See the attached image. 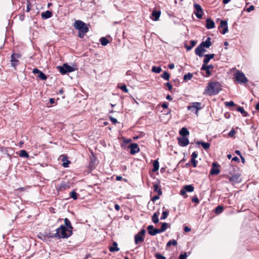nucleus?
Returning <instances> with one entry per match:
<instances>
[{
	"mask_svg": "<svg viewBox=\"0 0 259 259\" xmlns=\"http://www.w3.org/2000/svg\"><path fill=\"white\" fill-rule=\"evenodd\" d=\"M206 26L207 29H210L213 28L215 26L214 22L211 18H207L206 20Z\"/></svg>",
	"mask_w": 259,
	"mask_h": 259,
	"instance_id": "nucleus-20",
	"label": "nucleus"
},
{
	"mask_svg": "<svg viewBox=\"0 0 259 259\" xmlns=\"http://www.w3.org/2000/svg\"><path fill=\"white\" fill-rule=\"evenodd\" d=\"M169 211L166 210L162 212V216L160 218V220H165L168 216Z\"/></svg>",
	"mask_w": 259,
	"mask_h": 259,
	"instance_id": "nucleus-46",
	"label": "nucleus"
},
{
	"mask_svg": "<svg viewBox=\"0 0 259 259\" xmlns=\"http://www.w3.org/2000/svg\"><path fill=\"white\" fill-rule=\"evenodd\" d=\"M159 199V195H155L154 196H153L152 198H151V200L152 201H155L158 199Z\"/></svg>",
	"mask_w": 259,
	"mask_h": 259,
	"instance_id": "nucleus-56",
	"label": "nucleus"
},
{
	"mask_svg": "<svg viewBox=\"0 0 259 259\" xmlns=\"http://www.w3.org/2000/svg\"><path fill=\"white\" fill-rule=\"evenodd\" d=\"M168 227L170 228V225L168 226V224L167 223H162L161 228L159 229V230L161 233L163 232L167 229Z\"/></svg>",
	"mask_w": 259,
	"mask_h": 259,
	"instance_id": "nucleus-32",
	"label": "nucleus"
},
{
	"mask_svg": "<svg viewBox=\"0 0 259 259\" xmlns=\"http://www.w3.org/2000/svg\"><path fill=\"white\" fill-rule=\"evenodd\" d=\"M193 77V74L189 72L187 74L184 75L183 79L185 81L190 80Z\"/></svg>",
	"mask_w": 259,
	"mask_h": 259,
	"instance_id": "nucleus-40",
	"label": "nucleus"
},
{
	"mask_svg": "<svg viewBox=\"0 0 259 259\" xmlns=\"http://www.w3.org/2000/svg\"><path fill=\"white\" fill-rule=\"evenodd\" d=\"M184 230L185 232H189L191 231V229L189 228L188 226H185L184 227Z\"/></svg>",
	"mask_w": 259,
	"mask_h": 259,
	"instance_id": "nucleus-62",
	"label": "nucleus"
},
{
	"mask_svg": "<svg viewBox=\"0 0 259 259\" xmlns=\"http://www.w3.org/2000/svg\"><path fill=\"white\" fill-rule=\"evenodd\" d=\"M194 187L192 185H187L183 187L180 191V194L185 197V195L186 192H192L194 191Z\"/></svg>",
	"mask_w": 259,
	"mask_h": 259,
	"instance_id": "nucleus-8",
	"label": "nucleus"
},
{
	"mask_svg": "<svg viewBox=\"0 0 259 259\" xmlns=\"http://www.w3.org/2000/svg\"><path fill=\"white\" fill-rule=\"evenodd\" d=\"M64 225L66 228L68 229L69 230H71L73 229V226L71 225V223L69 220L67 218H65L64 220Z\"/></svg>",
	"mask_w": 259,
	"mask_h": 259,
	"instance_id": "nucleus-25",
	"label": "nucleus"
},
{
	"mask_svg": "<svg viewBox=\"0 0 259 259\" xmlns=\"http://www.w3.org/2000/svg\"><path fill=\"white\" fill-rule=\"evenodd\" d=\"M190 46L185 45V47L187 51L191 50L196 44V41L192 40L190 41Z\"/></svg>",
	"mask_w": 259,
	"mask_h": 259,
	"instance_id": "nucleus-29",
	"label": "nucleus"
},
{
	"mask_svg": "<svg viewBox=\"0 0 259 259\" xmlns=\"http://www.w3.org/2000/svg\"><path fill=\"white\" fill-rule=\"evenodd\" d=\"M161 12L160 11L154 10L152 13V19L154 21H157L160 16Z\"/></svg>",
	"mask_w": 259,
	"mask_h": 259,
	"instance_id": "nucleus-23",
	"label": "nucleus"
},
{
	"mask_svg": "<svg viewBox=\"0 0 259 259\" xmlns=\"http://www.w3.org/2000/svg\"><path fill=\"white\" fill-rule=\"evenodd\" d=\"M146 231L144 229H142L135 236V243L136 245H141L144 241V236L145 235Z\"/></svg>",
	"mask_w": 259,
	"mask_h": 259,
	"instance_id": "nucleus-4",
	"label": "nucleus"
},
{
	"mask_svg": "<svg viewBox=\"0 0 259 259\" xmlns=\"http://www.w3.org/2000/svg\"><path fill=\"white\" fill-rule=\"evenodd\" d=\"M192 202H195L196 203H199V200L197 196H194L193 197V198L192 199Z\"/></svg>",
	"mask_w": 259,
	"mask_h": 259,
	"instance_id": "nucleus-51",
	"label": "nucleus"
},
{
	"mask_svg": "<svg viewBox=\"0 0 259 259\" xmlns=\"http://www.w3.org/2000/svg\"><path fill=\"white\" fill-rule=\"evenodd\" d=\"M236 80L239 83H245L247 82V78L245 76L244 74L239 70H238L235 74Z\"/></svg>",
	"mask_w": 259,
	"mask_h": 259,
	"instance_id": "nucleus-5",
	"label": "nucleus"
},
{
	"mask_svg": "<svg viewBox=\"0 0 259 259\" xmlns=\"http://www.w3.org/2000/svg\"><path fill=\"white\" fill-rule=\"evenodd\" d=\"M70 196L74 200H76L78 198V194L75 191V190H73L70 192Z\"/></svg>",
	"mask_w": 259,
	"mask_h": 259,
	"instance_id": "nucleus-42",
	"label": "nucleus"
},
{
	"mask_svg": "<svg viewBox=\"0 0 259 259\" xmlns=\"http://www.w3.org/2000/svg\"><path fill=\"white\" fill-rule=\"evenodd\" d=\"M73 26L75 29L78 31L77 36L80 38H83L85 34L89 31L88 25L80 20H76Z\"/></svg>",
	"mask_w": 259,
	"mask_h": 259,
	"instance_id": "nucleus-2",
	"label": "nucleus"
},
{
	"mask_svg": "<svg viewBox=\"0 0 259 259\" xmlns=\"http://www.w3.org/2000/svg\"><path fill=\"white\" fill-rule=\"evenodd\" d=\"M165 84L167 86V87L168 88V89L169 91H171L172 90V86L169 82H167V83H166Z\"/></svg>",
	"mask_w": 259,
	"mask_h": 259,
	"instance_id": "nucleus-55",
	"label": "nucleus"
},
{
	"mask_svg": "<svg viewBox=\"0 0 259 259\" xmlns=\"http://www.w3.org/2000/svg\"><path fill=\"white\" fill-rule=\"evenodd\" d=\"M214 56L215 55L214 54L204 55L203 56H204L205 58L203 61V64L206 65L211 59L214 58Z\"/></svg>",
	"mask_w": 259,
	"mask_h": 259,
	"instance_id": "nucleus-21",
	"label": "nucleus"
},
{
	"mask_svg": "<svg viewBox=\"0 0 259 259\" xmlns=\"http://www.w3.org/2000/svg\"><path fill=\"white\" fill-rule=\"evenodd\" d=\"M198 156V153L196 151L193 152L191 155V159H195Z\"/></svg>",
	"mask_w": 259,
	"mask_h": 259,
	"instance_id": "nucleus-52",
	"label": "nucleus"
},
{
	"mask_svg": "<svg viewBox=\"0 0 259 259\" xmlns=\"http://www.w3.org/2000/svg\"><path fill=\"white\" fill-rule=\"evenodd\" d=\"M178 244L177 241L175 239L170 240L166 244V247H168L170 246L171 245L176 246Z\"/></svg>",
	"mask_w": 259,
	"mask_h": 259,
	"instance_id": "nucleus-37",
	"label": "nucleus"
},
{
	"mask_svg": "<svg viewBox=\"0 0 259 259\" xmlns=\"http://www.w3.org/2000/svg\"><path fill=\"white\" fill-rule=\"evenodd\" d=\"M179 134L182 136V137H185L189 135V132L187 128L184 127H182L179 132Z\"/></svg>",
	"mask_w": 259,
	"mask_h": 259,
	"instance_id": "nucleus-28",
	"label": "nucleus"
},
{
	"mask_svg": "<svg viewBox=\"0 0 259 259\" xmlns=\"http://www.w3.org/2000/svg\"><path fill=\"white\" fill-rule=\"evenodd\" d=\"M206 50L204 49V47H203L200 44L198 46L195 50L196 55H198L200 57H202L204 56V52Z\"/></svg>",
	"mask_w": 259,
	"mask_h": 259,
	"instance_id": "nucleus-16",
	"label": "nucleus"
},
{
	"mask_svg": "<svg viewBox=\"0 0 259 259\" xmlns=\"http://www.w3.org/2000/svg\"><path fill=\"white\" fill-rule=\"evenodd\" d=\"M152 221L155 224H157L159 222L158 214L156 212L152 215Z\"/></svg>",
	"mask_w": 259,
	"mask_h": 259,
	"instance_id": "nucleus-35",
	"label": "nucleus"
},
{
	"mask_svg": "<svg viewBox=\"0 0 259 259\" xmlns=\"http://www.w3.org/2000/svg\"><path fill=\"white\" fill-rule=\"evenodd\" d=\"M41 16L42 19H47L52 16V13L51 11L48 10L45 12H42L41 14Z\"/></svg>",
	"mask_w": 259,
	"mask_h": 259,
	"instance_id": "nucleus-24",
	"label": "nucleus"
},
{
	"mask_svg": "<svg viewBox=\"0 0 259 259\" xmlns=\"http://www.w3.org/2000/svg\"><path fill=\"white\" fill-rule=\"evenodd\" d=\"M162 69L160 67L154 66L152 68V71L155 73H159L161 71Z\"/></svg>",
	"mask_w": 259,
	"mask_h": 259,
	"instance_id": "nucleus-41",
	"label": "nucleus"
},
{
	"mask_svg": "<svg viewBox=\"0 0 259 259\" xmlns=\"http://www.w3.org/2000/svg\"><path fill=\"white\" fill-rule=\"evenodd\" d=\"M38 77H39L41 80H46L47 79V76L46 75L41 71L38 74Z\"/></svg>",
	"mask_w": 259,
	"mask_h": 259,
	"instance_id": "nucleus-44",
	"label": "nucleus"
},
{
	"mask_svg": "<svg viewBox=\"0 0 259 259\" xmlns=\"http://www.w3.org/2000/svg\"><path fill=\"white\" fill-rule=\"evenodd\" d=\"M168 103H163L161 105V107L164 109H166L168 108Z\"/></svg>",
	"mask_w": 259,
	"mask_h": 259,
	"instance_id": "nucleus-58",
	"label": "nucleus"
},
{
	"mask_svg": "<svg viewBox=\"0 0 259 259\" xmlns=\"http://www.w3.org/2000/svg\"><path fill=\"white\" fill-rule=\"evenodd\" d=\"M21 55L18 53H14L12 54L11 62L13 67H15L18 65L19 62L18 59L21 58Z\"/></svg>",
	"mask_w": 259,
	"mask_h": 259,
	"instance_id": "nucleus-7",
	"label": "nucleus"
},
{
	"mask_svg": "<svg viewBox=\"0 0 259 259\" xmlns=\"http://www.w3.org/2000/svg\"><path fill=\"white\" fill-rule=\"evenodd\" d=\"M236 133V132L234 130L232 129L231 130L229 133H228V135L230 137H232Z\"/></svg>",
	"mask_w": 259,
	"mask_h": 259,
	"instance_id": "nucleus-53",
	"label": "nucleus"
},
{
	"mask_svg": "<svg viewBox=\"0 0 259 259\" xmlns=\"http://www.w3.org/2000/svg\"><path fill=\"white\" fill-rule=\"evenodd\" d=\"M222 90V85L219 82L210 81L205 88L204 94L208 96L216 95Z\"/></svg>",
	"mask_w": 259,
	"mask_h": 259,
	"instance_id": "nucleus-1",
	"label": "nucleus"
},
{
	"mask_svg": "<svg viewBox=\"0 0 259 259\" xmlns=\"http://www.w3.org/2000/svg\"><path fill=\"white\" fill-rule=\"evenodd\" d=\"M254 6H252V5H251V6H250L247 8V12H250V11H251L253 10H254Z\"/></svg>",
	"mask_w": 259,
	"mask_h": 259,
	"instance_id": "nucleus-57",
	"label": "nucleus"
},
{
	"mask_svg": "<svg viewBox=\"0 0 259 259\" xmlns=\"http://www.w3.org/2000/svg\"><path fill=\"white\" fill-rule=\"evenodd\" d=\"M119 248L117 247V243L114 241V251H118Z\"/></svg>",
	"mask_w": 259,
	"mask_h": 259,
	"instance_id": "nucleus-59",
	"label": "nucleus"
},
{
	"mask_svg": "<svg viewBox=\"0 0 259 259\" xmlns=\"http://www.w3.org/2000/svg\"><path fill=\"white\" fill-rule=\"evenodd\" d=\"M100 41L101 42V45L103 46H106L109 42L108 39L105 37H101L100 39Z\"/></svg>",
	"mask_w": 259,
	"mask_h": 259,
	"instance_id": "nucleus-34",
	"label": "nucleus"
},
{
	"mask_svg": "<svg viewBox=\"0 0 259 259\" xmlns=\"http://www.w3.org/2000/svg\"><path fill=\"white\" fill-rule=\"evenodd\" d=\"M19 19L21 21H23L25 19V14L23 13L22 14L19 15Z\"/></svg>",
	"mask_w": 259,
	"mask_h": 259,
	"instance_id": "nucleus-61",
	"label": "nucleus"
},
{
	"mask_svg": "<svg viewBox=\"0 0 259 259\" xmlns=\"http://www.w3.org/2000/svg\"><path fill=\"white\" fill-rule=\"evenodd\" d=\"M255 108V110L259 112V102L256 104Z\"/></svg>",
	"mask_w": 259,
	"mask_h": 259,
	"instance_id": "nucleus-64",
	"label": "nucleus"
},
{
	"mask_svg": "<svg viewBox=\"0 0 259 259\" xmlns=\"http://www.w3.org/2000/svg\"><path fill=\"white\" fill-rule=\"evenodd\" d=\"M153 167L152 171L153 172H156V171H157L159 169V162L158 161V160H155L154 161L153 163Z\"/></svg>",
	"mask_w": 259,
	"mask_h": 259,
	"instance_id": "nucleus-31",
	"label": "nucleus"
},
{
	"mask_svg": "<svg viewBox=\"0 0 259 259\" xmlns=\"http://www.w3.org/2000/svg\"><path fill=\"white\" fill-rule=\"evenodd\" d=\"M179 145L181 147H186L189 144V141L187 137H182L178 138Z\"/></svg>",
	"mask_w": 259,
	"mask_h": 259,
	"instance_id": "nucleus-15",
	"label": "nucleus"
},
{
	"mask_svg": "<svg viewBox=\"0 0 259 259\" xmlns=\"http://www.w3.org/2000/svg\"><path fill=\"white\" fill-rule=\"evenodd\" d=\"M96 158L94 155L90 158V162L89 164V167L91 170L94 169L95 167V165L97 164L96 163Z\"/></svg>",
	"mask_w": 259,
	"mask_h": 259,
	"instance_id": "nucleus-19",
	"label": "nucleus"
},
{
	"mask_svg": "<svg viewBox=\"0 0 259 259\" xmlns=\"http://www.w3.org/2000/svg\"><path fill=\"white\" fill-rule=\"evenodd\" d=\"M191 163L193 165V166L194 167H196L197 166V161L194 159H191Z\"/></svg>",
	"mask_w": 259,
	"mask_h": 259,
	"instance_id": "nucleus-50",
	"label": "nucleus"
},
{
	"mask_svg": "<svg viewBox=\"0 0 259 259\" xmlns=\"http://www.w3.org/2000/svg\"><path fill=\"white\" fill-rule=\"evenodd\" d=\"M213 66L211 64L207 65L203 64L201 67V70H205L206 71V76H210L211 75V72L210 71V69H213Z\"/></svg>",
	"mask_w": 259,
	"mask_h": 259,
	"instance_id": "nucleus-13",
	"label": "nucleus"
},
{
	"mask_svg": "<svg viewBox=\"0 0 259 259\" xmlns=\"http://www.w3.org/2000/svg\"><path fill=\"white\" fill-rule=\"evenodd\" d=\"M210 40V37H208L205 41H202L200 45L204 48H209L212 45Z\"/></svg>",
	"mask_w": 259,
	"mask_h": 259,
	"instance_id": "nucleus-22",
	"label": "nucleus"
},
{
	"mask_svg": "<svg viewBox=\"0 0 259 259\" xmlns=\"http://www.w3.org/2000/svg\"><path fill=\"white\" fill-rule=\"evenodd\" d=\"M57 68L62 74H65L74 71V68L67 64H64L62 66H59Z\"/></svg>",
	"mask_w": 259,
	"mask_h": 259,
	"instance_id": "nucleus-6",
	"label": "nucleus"
},
{
	"mask_svg": "<svg viewBox=\"0 0 259 259\" xmlns=\"http://www.w3.org/2000/svg\"><path fill=\"white\" fill-rule=\"evenodd\" d=\"M196 144L201 145L202 147L205 149L207 150L210 147V144L207 142H204L202 141H197Z\"/></svg>",
	"mask_w": 259,
	"mask_h": 259,
	"instance_id": "nucleus-27",
	"label": "nucleus"
},
{
	"mask_svg": "<svg viewBox=\"0 0 259 259\" xmlns=\"http://www.w3.org/2000/svg\"><path fill=\"white\" fill-rule=\"evenodd\" d=\"M225 104L226 105V106H227V107H231V106H236L235 104L234 103V102L232 101H231L230 102H226L225 103Z\"/></svg>",
	"mask_w": 259,
	"mask_h": 259,
	"instance_id": "nucleus-47",
	"label": "nucleus"
},
{
	"mask_svg": "<svg viewBox=\"0 0 259 259\" xmlns=\"http://www.w3.org/2000/svg\"><path fill=\"white\" fill-rule=\"evenodd\" d=\"M168 68L170 69H172L174 68L175 67V65L174 63H172V64H169L168 65Z\"/></svg>",
	"mask_w": 259,
	"mask_h": 259,
	"instance_id": "nucleus-63",
	"label": "nucleus"
},
{
	"mask_svg": "<svg viewBox=\"0 0 259 259\" xmlns=\"http://www.w3.org/2000/svg\"><path fill=\"white\" fill-rule=\"evenodd\" d=\"M228 178L232 184L239 183L241 181L240 174L238 173L232 176L231 177H228Z\"/></svg>",
	"mask_w": 259,
	"mask_h": 259,
	"instance_id": "nucleus-10",
	"label": "nucleus"
},
{
	"mask_svg": "<svg viewBox=\"0 0 259 259\" xmlns=\"http://www.w3.org/2000/svg\"><path fill=\"white\" fill-rule=\"evenodd\" d=\"M117 87L119 88V89H120L124 93H127L128 92V90H127L126 86L125 84H121V85H119V84H118Z\"/></svg>",
	"mask_w": 259,
	"mask_h": 259,
	"instance_id": "nucleus-45",
	"label": "nucleus"
},
{
	"mask_svg": "<svg viewBox=\"0 0 259 259\" xmlns=\"http://www.w3.org/2000/svg\"><path fill=\"white\" fill-rule=\"evenodd\" d=\"M161 77L166 80H168L169 79L170 75H169V74L167 72L164 71L161 75Z\"/></svg>",
	"mask_w": 259,
	"mask_h": 259,
	"instance_id": "nucleus-39",
	"label": "nucleus"
},
{
	"mask_svg": "<svg viewBox=\"0 0 259 259\" xmlns=\"http://www.w3.org/2000/svg\"><path fill=\"white\" fill-rule=\"evenodd\" d=\"M223 210L224 207L222 206L218 205L216 207L214 211L217 214H220L223 211Z\"/></svg>",
	"mask_w": 259,
	"mask_h": 259,
	"instance_id": "nucleus-38",
	"label": "nucleus"
},
{
	"mask_svg": "<svg viewBox=\"0 0 259 259\" xmlns=\"http://www.w3.org/2000/svg\"><path fill=\"white\" fill-rule=\"evenodd\" d=\"M70 163V161L69 160H67L66 162H63L62 165L64 167H67L69 166V164Z\"/></svg>",
	"mask_w": 259,
	"mask_h": 259,
	"instance_id": "nucleus-54",
	"label": "nucleus"
},
{
	"mask_svg": "<svg viewBox=\"0 0 259 259\" xmlns=\"http://www.w3.org/2000/svg\"><path fill=\"white\" fill-rule=\"evenodd\" d=\"M237 111L240 112L244 117H247L248 116V114L244 110L242 107H238Z\"/></svg>",
	"mask_w": 259,
	"mask_h": 259,
	"instance_id": "nucleus-30",
	"label": "nucleus"
},
{
	"mask_svg": "<svg viewBox=\"0 0 259 259\" xmlns=\"http://www.w3.org/2000/svg\"><path fill=\"white\" fill-rule=\"evenodd\" d=\"M72 234V231L66 228L64 225H61L56 229V233L50 235L51 238H67Z\"/></svg>",
	"mask_w": 259,
	"mask_h": 259,
	"instance_id": "nucleus-3",
	"label": "nucleus"
},
{
	"mask_svg": "<svg viewBox=\"0 0 259 259\" xmlns=\"http://www.w3.org/2000/svg\"><path fill=\"white\" fill-rule=\"evenodd\" d=\"M32 0H26L27 1V8H26V12H29L32 8V3H31Z\"/></svg>",
	"mask_w": 259,
	"mask_h": 259,
	"instance_id": "nucleus-43",
	"label": "nucleus"
},
{
	"mask_svg": "<svg viewBox=\"0 0 259 259\" xmlns=\"http://www.w3.org/2000/svg\"><path fill=\"white\" fill-rule=\"evenodd\" d=\"M223 28V30L221 31V33L223 34H226L228 31L227 21L226 20H221V25L219 28Z\"/></svg>",
	"mask_w": 259,
	"mask_h": 259,
	"instance_id": "nucleus-18",
	"label": "nucleus"
},
{
	"mask_svg": "<svg viewBox=\"0 0 259 259\" xmlns=\"http://www.w3.org/2000/svg\"><path fill=\"white\" fill-rule=\"evenodd\" d=\"M70 185L69 182H67V183L62 182L60 185L59 189L60 190H64L68 189L70 188Z\"/></svg>",
	"mask_w": 259,
	"mask_h": 259,
	"instance_id": "nucleus-26",
	"label": "nucleus"
},
{
	"mask_svg": "<svg viewBox=\"0 0 259 259\" xmlns=\"http://www.w3.org/2000/svg\"><path fill=\"white\" fill-rule=\"evenodd\" d=\"M155 256L156 257L157 259H166L165 256H163L162 255L159 253H156L155 254Z\"/></svg>",
	"mask_w": 259,
	"mask_h": 259,
	"instance_id": "nucleus-48",
	"label": "nucleus"
},
{
	"mask_svg": "<svg viewBox=\"0 0 259 259\" xmlns=\"http://www.w3.org/2000/svg\"><path fill=\"white\" fill-rule=\"evenodd\" d=\"M220 165L217 162H213L212 164V167L210 171V174L211 175H218L220 170L219 168Z\"/></svg>",
	"mask_w": 259,
	"mask_h": 259,
	"instance_id": "nucleus-11",
	"label": "nucleus"
},
{
	"mask_svg": "<svg viewBox=\"0 0 259 259\" xmlns=\"http://www.w3.org/2000/svg\"><path fill=\"white\" fill-rule=\"evenodd\" d=\"M187 257V254L186 252H185L183 254H181L179 256V259H186Z\"/></svg>",
	"mask_w": 259,
	"mask_h": 259,
	"instance_id": "nucleus-49",
	"label": "nucleus"
},
{
	"mask_svg": "<svg viewBox=\"0 0 259 259\" xmlns=\"http://www.w3.org/2000/svg\"><path fill=\"white\" fill-rule=\"evenodd\" d=\"M128 148L131 149L130 153L132 155L135 154L140 151V148L137 143L131 144Z\"/></svg>",
	"mask_w": 259,
	"mask_h": 259,
	"instance_id": "nucleus-14",
	"label": "nucleus"
},
{
	"mask_svg": "<svg viewBox=\"0 0 259 259\" xmlns=\"http://www.w3.org/2000/svg\"><path fill=\"white\" fill-rule=\"evenodd\" d=\"M201 104V103L200 102H193L191 104V106H188V109L192 110L193 109H196V112H197L198 110L202 109Z\"/></svg>",
	"mask_w": 259,
	"mask_h": 259,
	"instance_id": "nucleus-17",
	"label": "nucleus"
},
{
	"mask_svg": "<svg viewBox=\"0 0 259 259\" xmlns=\"http://www.w3.org/2000/svg\"><path fill=\"white\" fill-rule=\"evenodd\" d=\"M194 7L196 10V12H194L195 15L198 19H201L202 18V15L203 12L201 6L198 4H194Z\"/></svg>",
	"mask_w": 259,
	"mask_h": 259,
	"instance_id": "nucleus-9",
	"label": "nucleus"
},
{
	"mask_svg": "<svg viewBox=\"0 0 259 259\" xmlns=\"http://www.w3.org/2000/svg\"><path fill=\"white\" fill-rule=\"evenodd\" d=\"M147 231L149 234L151 236H154L157 234L161 233L159 229L154 228L152 225H149L148 226Z\"/></svg>",
	"mask_w": 259,
	"mask_h": 259,
	"instance_id": "nucleus-12",
	"label": "nucleus"
},
{
	"mask_svg": "<svg viewBox=\"0 0 259 259\" xmlns=\"http://www.w3.org/2000/svg\"><path fill=\"white\" fill-rule=\"evenodd\" d=\"M154 191L155 192H156L158 195H162V191L161 189L159 188V186L157 184H154Z\"/></svg>",
	"mask_w": 259,
	"mask_h": 259,
	"instance_id": "nucleus-36",
	"label": "nucleus"
},
{
	"mask_svg": "<svg viewBox=\"0 0 259 259\" xmlns=\"http://www.w3.org/2000/svg\"><path fill=\"white\" fill-rule=\"evenodd\" d=\"M19 156L21 157L28 158L29 154L25 150H21L19 152Z\"/></svg>",
	"mask_w": 259,
	"mask_h": 259,
	"instance_id": "nucleus-33",
	"label": "nucleus"
},
{
	"mask_svg": "<svg viewBox=\"0 0 259 259\" xmlns=\"http://www.w3.org/2000/svg\"><path fill=\"white\" fill-rule=\"evenodd\" d=\"M40 72V71L37 68H34V69H33V70L32 71V72L34 74H38Z\"/></svg>",
	"mask_w": 259,
	"mask_h": 259,
	"instance_id": "nucleus-60",
	"label": "nucleus"
}]
</instances>
